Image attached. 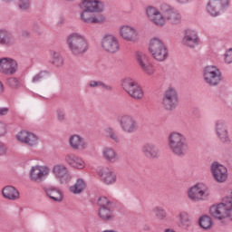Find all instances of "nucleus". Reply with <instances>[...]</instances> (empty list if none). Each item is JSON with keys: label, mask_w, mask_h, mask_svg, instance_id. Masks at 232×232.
Returning <instances> with one entry per match:
<instances>
[{"label": "nucleus", "mask_w": 232, "mask_h": 232, "mask_svg": "<svg viewBox=\"0 0 232 232\" xmlns=\"http://www.w3.org/2000/svg\"><path fill=\"white\" fill-rule=\"evenodd\" d=\"M18 6L20 10H28L30 8V0H19Z\"/></svg>", "instance_id": "nucleus-41"}, {"label": "nucleus", "mask_w": 232, "mask_h": 232, "mask_svg": "<svg viewBox=\"0 0 232 232\" xmlns=\"http://www.w3.org/2000/svg\"><path fill=\"white\" fill-rule=\"evenodd\" d=\"M81 8L83 11L80 14V19L85 24H99L106 21V17L101 14L104 12V3L101 0H81Z\"/></svg>", "instance_id": "nucleus-1"}, {"label": "nucleus", "mask_w": 232, "mask_h": 232, "mask_svg": "<svg viewBox=\"0 0 232 232\" xmlns=\"http://www.w3.org/2000/svg\"><path fill=\"white\" fill-rule=\"evenodd\" d=\"M56 115H57V120L60 121V122H63V121H64V119H66L64 112L61 110H58L56 111Z\"/></svg>", "instance_id": "nucleus-45"}, {"label": "nucleus", "mask_w": 232, "mask_h": 232, "mask_svg": "<svg viewBox=\"0 0 232 232\" xmlns=\"http://www.w3.org/2000/svg\"><path fill=\"white\" fill-rule=\"evenodd\" d=\"M99 217L102 220H111L113 219V212L108 208H100Z\"/></svg>", "instance_id": "nucleus-33"}, {"label": "nucleus", "mask_w": 232, "mask_h": 232, "mask_svg": "<svg viewBox=\"0 0 232 232\" xmlns=\"http://www.w3.org/2000/svg\"><path fill=\"white\" fill-rule=\"evenodd\" d=\"M191 0H176L177 3H179V5H186V3H189Z\"/></svg>", "instance_id": "nucleus-49"}, {"label": "nucleus", "mask_w": 232, "mask_h": 232, "mask_svg": "<svg viewBox=\"0 0 232 232\" xmlns=\"http://www.w3.org/2000/svg\"><path fill=\"white\" fill-rule=\"evenodd\" d=\"M161 105L169 111L175 110L179 106V92H177V89L169 87L165 91L161 100Z\"/></svg>", "instance_id": "nucleus-11"}, {"label": "nucleus", "mask_w": 232, "mask_h": 232, "mask_svg": "<svg viewBox=\"0 0 232 232\" xmlns=\"http://www.w3.org/2000/svg\"><path fill=\"white\" fill-rule=\"evenodd\" d=\"M121 86L128 94L133 99H142L144 97V92L139 83L131 79L125 78L121 82Z\"/></svg>", "instance_id": "nucleus-12"}, {"label": "nucleus", "mask_w": 232, "mask_h": 232, "mask_svg": "<svg viewBox=\"0 0 232 232\" xmlns=\"http://www.w3.org/2000/svg\"><path fill=\"white\" fill-rule=\"evenodd\" d=\"M134 59L145 75L148 77H153L155 75L157 69H155V65L151 63L148 54L142 52H136L134 53Z\"/></svg>", "instance_id": "nucleus-8"}, {"label": "nucleus", "mask_w": 232, "mask_h": 232, "mask_svg": "<svg viewBox=\"0 0 232 232\" xmlns=\"http://www.w3.org/2000/svg\"><path fill=\"white\" fill-rule=\"evenodd\" d=\"M101 48L107 53H117L121 51L119 38L113 34H106L101 40Z\"/></svg>", "instance_id": "nucleus-13"}, {"label": "nucleus", "mask_w": 232, "mask_h": 232, "mask_svg": "<svg viewBox=\"0 0 232 232\" xmlns=\"http://www.w3.org/2000/svg\"><path fill=\"white\" fill-rule=\"evenodd\" d=\"M118 34L126 43H139L140 40V34L139 30L133 25L122 24L118 29Z\"/></svg>", "instance_id": "nucleus-10"}, {"label": "nucleus", "mask_w": 232, "mask_h": 232, "mask_svg": "<svg viewBox=\"0 0 232 232\" xmlns=\"http://www.w3.org/2000/svg\"><path fill=\"white\" fill-rule=\"evenodd\" d=\"M101 180L106 186H111L117 182V175L110 169L103 168L98 172Z\"/></svg>", "instance_id": "nucleus-24"}, {"label": "nucleus", "mask_w": 232, "mask_h": 232, "mask_svg": "<svg viewBox=\"0 0 232 232\" xmlns=\"http://www.w3.org/2000/svg\"><path fill=\"white\" fill-rule=\"evenodd\" d=\"M91 88H103L104 90H111V86L104 84L102 82L91 81L89 82Z\"/></svg>", "instance_id": "nucleus-37"}, {"label": "nucleus", "mask_w": 232, "mask_h": 232, "mask_svg": "<svg viewBox=\"0 0 232 232\" xmlns=\"http://www.w3.org/2000/svg\"><path fill=\"white\" fill-rule=\"evenodd\" d=\"M100 208H110V199L106 197H101L98 200Z\"/></svg>", "instance_id": "nucleus-40"}, {"label": "nucleus", "mask_w": 232, "mask_h": 232, "mask_svg": "<svg viewBox=\"0 0 232 232\" xmlns=\"http://www.w3.org/2000/svg\"><path fill=\"white\" fill-rule=\"evenodd\" d=\"M141 151L147 159H157L160 156V150L154 143H145L141 148Z\"/></svg>", "instance_id": "nucleus-25"}, {"label": "nucleus", "mask_w": 232, "mask_h": 232, "mask_svg": "<svg viewBox=\"0 0 232 232\" xmlns=\"http://www.w3.org/2000/svg\"><path fill=\"white\" fill-rule=\"evenodd\" d=\"M67 46L72 55H83L88 52V40L79 33L71 34L67 37Z\"/></svg>", "instance_id": "nucleus-5"}, {"label": "nucleus", "mask_w": 232, "mask_h": 232, "mask_svg": "<svg viewBox=\"0 0 232 232\" xmlns=\"http://www.w3.org/2000/svg\"><path fill=\"white\" fill-rule=\"evenodd\" d=\"M15 139L20 144H25L29 148H37L39 146V135L27 130H22L17 132Z\"/></svg>", "instance_id": "nucleus-14"}, {"label": "nucleus", "mask_w": 232, "mask_h": 232, "mask_svg": "<svg viewBox=\"0 0 232 232\" xmlns=\"http://www.w3.org/2000/svg\"><path fill=\"white\" fill-rule=\"evenodd\" d=\"M161 9L165 10L164 14L155 6L150 5L146 8V15L150 23L156 26H164L168 21L173 24L180 23L182 16L175 9L166 5H161Z\"/></svg>", "instance_id": "nucleus-2"}, {"label": "nucleus", "mask_w": 232, "mask_h": 232, "mask_svg": "<svg viewBox=\"0 0 232 232\" xmlns=\"http://www.w3.org/2000/svg\"><path fill=\"white\" fill-rule=\"evenodd\" d=\"M210 171L216 182L222 184L227 180L228 173L226 166L218 162H213L210 167Z\"/></svg>", "instance_id": "nucleus-19"}, {"label": "nucleus", "mask_w": 232, "mask_h": 232, "mask_svg": "<svg viewBox=\"0 0 232 232\" xmlns=\"http://www.w3.org/2000/svg\"><path fill=\"white\" fill-rule=\"evenodd\" d=\"M102 156L106 160V162H111V164H115V162H119V153L117 150L111 147H105L102 150Z\"/></svg>", "instance_id": "nucleus-26"}, {"label": "nucleus", "mask_w": 232, "mask_h": 232, "mask_svg": "<svg viewBox=\"0 0 232 232\" xmlns=\"http://www.w3.org/2000/svg\"><path fill=\"white\" fill-rule=\"evenodd\" d=\"M105 133H106L107 137L111 139V140H114L115 142L119 141V136H117V134H115V131L113 130V129H111V128L105 129Z\"/></svg>", "instance_id": "nucleus-39"}, {"label": "nucleus", "mask_w": 232, "mask_h": 232, "mask_svg": "<svg viewBox=\"0 0 232 232\" xmlns=\"http://www.w3.org/2000/svg\"><path fill=\"white\" fill-rule=\"evenodd\" d=\"M8 129L6 128V124L5 122L0 121V137H4L6 135Z\"/></svg>", "instance_id": "nucleus-42"}, {"label": "nucleus", "mask_w": 232, "mask_h": 232, "mask_svg": "<svg viewBox=\"0 0 232 232\" xmlns=\"http://www.w3.org/2000/svg\"><path fill=\"white\" fill-rule=\"evenodd\" d=\"M2 194L3 197L8 198V200H17V198H19V190L12 186L5 187L2 189Z\"/></svg>", "instance_id": "nucleus-30"}, {"label": "nucleus", "mask_w": 232, "mask_h": 232, "mask_svg": "<svg viewBox=\"0 0 232 232\" xmlns=\"http://www.w3.org/2000/svg\"><path fill=\"white\" fill-rule=\"evenodd\" d=\"M6 151H8L6 145H5L3 142H0V155H6Z\"/></svg>", "instance_id": "nucleus-46"}, {"label": "nucleus", "mask_w": 232, "mask_h": 232, "mask_svg": "<svg viewBox=\"0 0 232 232\" xmlns=\"http://www.w3.org/2000/svg\"><path fill=\"white\" fill-rule=\"evenodd\" d=\"M52 63L54 66H63L64 64V60L61 56V54L55 51L51 52Z\"/></svg>", "instance_id": "nucleus-35"}, {"label": "nucleus", "mask_w": 232, "mask_h": 232, "mask_svg": "<svg viewBox=\"0 0 232 232\" xmlns=\"http://www.w3.org/2000/svg\"><path fill=\"white\" fill-rule=\"evenodd\" d=\"M229 6V0H208L206 10L212 17H218Z\"/></svg>", "instance_id": "nucleus-15"}, {"label": "nucleus", "mask_w": 232, "mask_h": 232, "mask_svg": "<svg viewBox=\"0 0 232 232\" xmlns=\"http://www.w3.org/2000/svg\"><path fill=\"white\" fill-rule=\"evenodd\" d=\"M50 175V168L46 165H34L29 171L31 182H43Z\"/></svg>", "instance_id": "nucleus-16"}, {"label": "nucleus", "mask_w": 232, "mask_h": 232, "mask_svg": "<svg viewBox=\"0 0 232 232\" xmlns=\"http://www.w3.org/2000/svg\"><path fill=\"white\" fill-rule=\"evenodd\" d=\"M209 215L217 220H232V191L223 198V202L210 207Z\"/></svg>", "instance_id": "nucleus-4"}, {"label": "nucleus", "mask_w": 232, "mask_h": 232, "mask_svg": "<svg viewBox=\"0 0 232 232\" xmlns=\"http://www.w3.org/2000/svg\"><path fill=\"white\" fill-rule=\"evenodd\" d=\"M187 197L191 202H204L211 197V190L204 183H196L188 188Z\"/></svg>", "instance_id": "nucleus-7"}, {"label": "nucleus", "mask_w": 232, "mask_h": 232, "mask_svg": "<svg viewBox=\"0 0 232 232\" xmlns=\"http://www.w3.org/2000/svg\"><path fill=\"white\" fill-rule=\"evenodd\" d=\"M168 146L176 157H184L188 153V140L184 133L176 130L171 131L168 137Z\"/></svg>", "instance_id": "nucleus-3"}, {"label": "nucleus", "mask_w": 232, "mask_h": 232, "mask_svg": "<svg viewBox=\"0 0 232 232\" xmlns=\"http://www.w3.org/2000/svg\"><path fill=\"white\" fill-rule=\"evenodd\" d=\"M69 146L72 150L84 151V150H88V141L82 136L73 134L69 138Z\"/></svg>", "instance_id": "nucleus-22"}, {"label": "nucleus", "mask_w": 232, "mask_h": 232, "mask_svg": "<svg viewBox=\"0 0 232 232\" xmlns=\"http://www.w3.org/2000/svg\"><path fill=\"white\" fill-rule=\"evenodd\" d=\"M153 213L156 215L157 218H160V220H164L166 217H168V212L160 207H156L153 208Z\"/></svg>", "instance_id": "nucleus-36"}, {"label": "nucleus", "mask_w": 232, "mask_h": 232, "mask_svg": "<svg viewBox=\"0 0 232 232\" xmlns=\"http://www.w3.org/2000/svg\"><path fill=\"white\" fill-rule=\"evenodd\" d=\"M3 93H5V84L0 81V95H3Z\"/></svg>", "instance_id": "nucleus-48"}, {"label": "nucleus", "mask_w": 232, "mask_h": 232, "mask_svg": "<svg viewBox=\"0 0 232 232\" xmlns=\"http://www.w3.org/2000/svg\"><path fill=\"white\" fill-rule=\"evenodd\" d=\"M119 122L124 133H135L139 130V123L131 115L121 116Z\"/></svg>", "instance_id": "nucleus-18"}, {"label": "nucleus", "mask_w": 232, "mask_h": 232, "mask_svg": "<svg viewBox=\"0 0 232 232\" xmlns=\"http://www.w3.org/2000/svg\"><path fill=\"white\" fill-rule=\"evenodd\" d=\"M17 62L12 58H0V73L5 75H14L17 72Z\"/></svg>", "instance_id": "nucleus-20"}, {"label": "nucleus", "mask_w": 232, "mask_h": 232, "mask_svg": "<svg viewBox=\"0 0 232 232\" xmlns=\"http://www.w3.org/2000/svg\"><path fill=\"white\" fill-rule=\"evenodd\" d=\"M203 81L209 86H217L222 82V72L215 65H208L203 70Z\"/></svg>", "instance_id": "nucleus-9"}, {"label": "nucleus", "mask_w": 232, "mask_h": 232, "mask_svg": "<svg viewBox=\"0 0 232 232\" xmlns=\"http://www.w3.org/2000/svg\"><path fill=\"white\" fill-rule=\"evenodd\" d=\"M44 79V73L40 72V73L36 74L35 76H34L33 82H40V81H43Z\"/></svg>", "instance_id": "nucleus-44"}, {"label": "nucleus", "mask_w": 232, "mask_h": 232, "mask_svg": "<svg viewBox=\"0 0 232 232\" xmlns=\"http://www.w3.org/2000/svg\"><path fill=\"white\" fill-rule=\"evenodd\" d=\"M199 226L203 229H211L213 226V219L209 216H201L199 218Z\"/></svg>", "instance_id": "nucleus-34"}, {"label": "nucleus", "mask_w": 232, "mask_h": 232, "mask_svg": "<svg viewBox=\"0 0 232 232\" xmlns=\"http://www.w3.org/2000/svg\"><path fill=\"white\" fill-rule=\"evenodd\" d=\"M71 193H73L74 195H78L79 193H82L84 189H86V182H84V179H79L76 180L75 184L71 186L69 188Z\"/></svg>", "instance_id": "nucleus-32"}, {"label": "nucleus", "mask_w": 232, "mask_h": 232, "mask_svg": "<svg viewBox=\"0 0 232 232\" xmlns=\"http://www.w3.org/2000/svg\"><path fill=\"white\" fill-rule=\"evenodd\" d=\"M64 160L69 166H71V168H73L74 169H84L86 168V162L84 160L73 153H68L65 155Z\"/></svg>", "instance_id": "nucleus-23"}, {"label": "nucleus", "mask_w": 232, "mask_h": 232, "mask_svg": "<svg viewBox=\"0 0 232 232\" xmlns=\"http://www.w3.org/2000/svg\"><path fill=\"white\" fill-rule=\"evenodd\" d=\"M9 111V109L6 107L0 108V117H3V115H7Z\"/></svg>", "instance_id": "nucleus-47"}, {"label": "nucleus", "mask_w": 232, "mask_h": 232, "mask_svg": "<svg viewBox=\"0 0 232 232\" xmlns=\"http://www.w3.org/2000/svg\"><path fill=\"white\" fill-rule=\"evenodd\" d=\"M181 43L183 46H188V48H195V46H198V34L192 29L186 30Z\"/></svg>", "instance_id": "nucleus-21"}, {"label": "nucleus", "mask_w": 232, "mask_h": 232, "mask_svg": "<svg viewBox=\"0 0 232 232\" xmlns=\"http://www.w3.org/2000/svg\"><path fill=\"white\" fill-rule=\"evenodd\" d=\"M15 43V38L10 34L7 31L0 30V44H5L10 46Z\"/></svg>", "instance_id": "nucleus-31"}, {"label": "nucleus", "mask_w": 232, "mask_h": 232, "mask_svg": "<svg viewBox=\"0 0 232 232\" xmlns=\"http://www.w3.org/2000/svg\"><path fill=\"white\" fill-rule=\"evenodd\" d=\"M52 173L61 184H68V182H72V175L70 174V170H68V167L64 164L53 165Z\"/></svg>", "instance_id": "nucleus-17"}, {"label": "nucleus", "mask_w": 232, "mask_h": 232, "mask_svg": "<svg viewBox=\"0 0 232 232\" xmlns=\"http://www.w3.org/2000/svg\"><path fill=\"white\" fill-rule=\"evenodd\" d=\"M8 82L12 88H18L19 86V80L17 78H11L8 80Z\"/></svg>", "instance_id": "nucleus-43"}, {"label": "nucleus", "mask_w": 232, "mask_h": 232, "mask_svg": "<svg viewBox=\"0 0 232 232\" xmlns=\"http://www.w3.org/2000/svg\"><path fill=\"white\" fill-rule=\"evenodd\" d=\"M149 53L154 61L162 63L168 59V47L160 38L153 37L149 42Z\"/></svg>", "instance_id": "nucleus-6"}, {"label": "nucleus", "mask_w": 232, "mask_h": 232, "mask_svg": "<svg viewBox=\"0 0 232 232\" xmlns=\"http://www.w3.org/2000/svg\"><path fill=\"white\" fill-rule=\"evenodd\" d=\"M178 226L182 229H188L191 227V218L189 214L186 211H181L178 216Z\"/></svg>", "instance_id": "nucleus-28"}, {"label": "nucleus", "mask_w": 232, "mask_h": 232, "mask_svg": "<svg viewBox=\"0 0 232 232\" xmlns=\"http://www.w3.org/2000/svg\"><path fill=\"white\" fill-rule=\"evenodd\" d=\"M223 61L225 64H232V48L225 51L223 54Z\"/></svg>", "instance_id": "nucleus-38"}, {"label": "nucleus", "mask_w": 232, "mask_h": 232, "mask_svg": "<svg viewBox=\"0 0 232 232\" xmlns=\"http://www.w3.org/2000/svg\"><path fill=\"white\" fill-rule=\"evenodd\" d=\"M216 133L218 137V139H220V140H222V142H227V140H229V138L227 136V129H226V121L223 120H218V121H216Z\"/></svg>", "instance_id": "nucleus-27"}, {"label": "nucleus", "mask_w": 232, "mask_h": 232, "mask_svg": "<svg viewBox=\"0 0 232 232\" xmlns=\"http://www.w3.org/2000/svg\"><path fill=\"white\" fill-rule=\"evenodd\" d=\"M45 193L51 200H53V202H63V192L61 189L49 187L45 189Z\"/></svg>", "instance_id": "nucleus-29"}]
</instances>
